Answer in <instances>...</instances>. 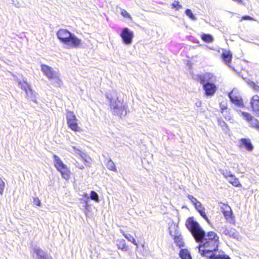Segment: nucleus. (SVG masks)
<instances>
[{
	"instance_id": "ea45409f",
	"label": "nucleus",
	"mask_w": 259,
	"mask_h": 259,
	"mask_svg": "<svg viewBox=\"0 0 259 259\" xmlns=\"http://www.w3.org/2000/svg\"><path fill=\"white\" fill-rule=\"evenodd\" d=\"M201 216L203 219H204L208 224H210V221H209V220L208 219V218H207V217L206 216V214H205V211H204V212H203L201 214Z\"/></svg>"
},
{
	"instance_id": "393cba45",
	"label": "nucleus",
	"mask_w": 259,
	"mask_h": 259,
	"mask_svg": "<svg viewBox=\"0 0 259 259\" xmlns=\"http://www.w3.org/2000/svg\"><path fill=\"white\" fill-rule=\"evenodd\" d=\"M201 39L206 42H211L213 38L210 34L203 33L201 35Z\"/></svg>"
},
{
	"instance_id": "473e14b6",
	"label": "nucleus",
	"mask_w": 259,
	"mask_h": 259,
	"mask_svg": "<svg viewBox=\"0 0 259 259\" xmlns=\"http://www.w3.org/2000/svg\"><path fill=\"white\" fill-rule=\"evenodd\" d=\"M120 14L124 17L132 20L131 15L124 9H121Z\"/></svg>"
},
{
	"instance_id": "0eeeda50",
	"label": "nucleus",
	"mask_w": 259,
	"mask_h": 259,
	"mask_svg": "<svg viewBox=\"0 0 259 259\" xmlns=\"http://www.w3.org/2000/svg\"><path fill=\"white\" fill-rule=\"evenodd\" d=\"M221 174L227 179V180L235 187H240L239 180L231 172L227 170L220 169Z\"/></svg>"
},
{
	"instance_id": "6e6552de",
	"label": "nucleus",
	"mask_w": 259,
	"mask_h": 259,
	"mask_svg": "<svg viewBox=\"0 0 259 259\" xmlns=\"http://www.w3.org/2000/svg\"><path fill=\"white\" fill-rule=\"evenodd\" d=\"M120 36L124 44L129 45L132 43L134 33L128 28L125 27L122 29Z\"/></svg>"
},
{
	"instance_id": "f3484780",
	"label": "nucleus",
	"mask_w": 259,
	"mask_h": 259,
	"mask_svg": "<svg viewBox=\"0 0 259 259\" xmlns=\"http://www.w3.org/2000/svg\"><path fill=\"white\" fill-rule=\"evenodd\" d=\"M32 249L36 254L35 259H48L46 253L39 247L35 246Z\"/></svg>"
},
{
	"instance_id": "b1692460",
	"label": "nucleus",
	"mask_w": 259,
	"mask_h": 259,
	"mask_svg": "<svg viewBox=\"0 0 259 259\" xmlns=\"http://www.w3.org/2000/svg\"><path fill=\"white\" fill-rule=\"evenodd\" d=\"M121 232L122 233L123 236L128 241L131 242H132L134 245L137 246L138 244L133 237V236L130 234H125L123 231L120 230Z\"/></svg>"
},
{
	"instance_id": "7c9ffc66",
	"label": "nucleus",
	"mask_w": 259,
	"mask_h": 259,
	"mask_svg": "<svg viewBox=\"0 0 259 259\" xmlns=\"http://www.w3.org/2000/svg\"><path fill=\"white\" fill-rule=\"evenodd\" d=\"M90 198L95 201L96 202H99V199L98 194L94 191H92L90 194Z\"/></svg>"
},
{
	"instance_id": "a211bd4d",
	"label": "nucleus",
	"mask_w": 259,
	"mask_h": 259,
	"mask_svg": "<svg viewBox=\"0 0 259 259\" xmlns=\"http://www.w3.org/2000/svg\"><path fill=\"white\" fill-rule=\"evenodd\" d=\"M239 144L240 147H244L248 151H251L253 149V146L248 139H241Z\"/></svg>"
},
{
	"instance_id": "c85d7f7f",
	"label": "nucleus",
	"mask_w": 259,
	"mask_h": 259,
	"mask_svg": "<svg viewBox=\"0 0 259 259\" xmlns=\"http://www.w3.org/2000/svg\"><path fill=\"white\" fill-rule=\"evenodd\" d=\"M106 166H107V168L109 169V170H112L114 171H116V168L115 164L113 162V161L111 160H109L107 162V163L106 164Z\"/></svg>"
},
{
	"instance_id": "a18cd8bd",
	"label": "nucleus",
	"mask_w": 259,
	"mask_h": 259,
	"mask_svg": "<svg viewBox=\"0 0 259 259\" xmlns=\"http://www.w3.org/2000/svg\"><path fill=\"white\" fill-rule=\"evenodd\" d=\"M84 196L85 197H86L88 199L89 198V196H88V194H87V193H85V194H84Z\"/></svg>"
},
{
	"instance_id": "bb28decb",
	"label": "nucleus",
	"mask_w": 259,
	"mask_h": 259,
	"mask_svg": "<svg viewBox=\"0 0 259 259\" xmlns=\"http://www.w3.org/2000/svg\"><path fill=\"white\" fill-rule=\"evenodd\" d=\"M213 259H231L230 257L224 252H219L214 255Z\"/></svg>"
},
{
	"instance_id": "9b49d317",
	"label": "nucleus",
	"mask_w": 259,
	"mask_h": 259,
	"mask_svg": "<svg viewBox=\"0 0 259 259\" xmlns=\"http://www.w3.org/2000/svg\"><path fill=\"white\" fill-rule=\"evenodd\" d=\"M71 34L72 33L66 29H60L57 32V35L58 39L65 45Z\"/></svg>"
},
{
	"instance_id": "423d86ee",
	"label": "nucleus",
	"mask_w": 259,
	"mask_h": 259,
	"mask_svg": "<svg viewBox=\"0 0 259 259\" xmlns=\"http://www.w3.org/2000/svg\"><path fill=\"white\" fill-rule=\"evenodd\" d=\"M221 209L226 221L229 223L234 224L235 218L231 207L229 205L224 203L221 205Z\"/></svg>"
},
{
	"instance_id": "9d476101",
	"label": "nucleus",
	"mask_w": 259,
	"mask_h": 259,
	"mask_svg": "<svg viewBox=\"0 0 259 259\" xmlns=\"http://www.w3.org/2000/svg\"><path fill=\"white\" fill-rule=\"evenodd\" d=\"M229 97L231 102L235 105L238 107L243 106V104L241 97L236 90H233L229 94Z\"/></svg>"
},
{
	"instance_id": "f8f14e48",
	"label": "nucleus",
	"mask_w": 259,
	"mask_h": 259,
	"mask_svg": "<svg viewBox=\"0 0 259 259\" xmlns=\"http://www.w3.org/2000/svg\"><path fill=\"white\" fill-rule=\"evenodd\" d=\"M241 114L243 117L249 122L251 126L259 128V122L256 119L253 118L249 113L247 112H241Z\"/></svg>"
},
{
	"instance_id": "f704fd0d",
	"label": "nucleus",
	"mask_w": 259,
	"mask_h": 259,
	"mask_svg": "<svg viewBox=\"0 0 259 259\" xmlns=\"http://www.w3.org/2000/svg\"><path fill=\"white\" fill-rule=\"evenodd\" d=\"M5 187V183L3 180L0 178V194L3 195L4 188Z\"/></svg>"
},
{
	"instance_id": "79ce46f5",
	"label": "nucleus",
	"mask_w": 259,
	"mask_h": 259,
	"mask_svg": "<svg viewBox=\"0 0 259 259\" xmlns=\"http://www.w3.org/2000/svg\"><path fill=\"white\" fill-rule=\"evenodd\" d=\"M75 165L76 167H77L80 169H82L84 168V166L80 164L78 162H76Z\"/></svg>"
},
{
	"instance_id": "2f4dec72",
	"label": "nucleus",
	"mask_w": 259,
	"mask_h": 259,
	"mask_svg": "<svg viewBox=\"0 0 259 259\" xmlns=\"http://www.w3.org/2000/svg\"><path fill=\"white\" fill-rule=\"evenodd\" d=\"M172 8L175 9L176 11H178L182 9V6L180 4L179 2L177 1H175L172 4Z\"/></svg>"
},
{
	"instance_id": "f03ea898",
	"label": "nucleus",
	"mask_w": 259,
	"mask_h": 259,
	"mask_svg": "<svg viewBox=\"0 0 259 259\" xmlns=\"http://www.w3.org/2000/svg\"><path fill=\"white\" fill-rule=\"evenodd\" d=\"M107 98L110 101V106L114 114L120 117L124 116L126 114V106L123 103L122 100H119L116 95H107Z\"/></svg>"
},
{
	"instance_id": "e433bc0d",
	"label": "nucleus",
	"mask_w": 259,
	"mask_h": 259,
	"mask_svg": "<svg viewBox=\"0 0 259 259\" xmlns=\"http://www.w3.org/2000/svg\"><path fill=\"white\" fill-rule=\"evenodd\" d=\"M249 85L255 91L259 92V86L255 84L253 82L249 83Z\"/></svg>"
},
{
	"instance_id": "f257e3e1",
	"label": "nucleus",
	"mask_w": 259,
	"mask_h": 259,
	"mask_svg": "<svg viewBox=\"0 0 259 259\" xmlns=\"http://www.w3.org/2000/svg\"><path fill=\"white\" fill-rule=\"evenodd\" d=\"M187 228L190 231L196 242L200 243L199 246L206 248L207 251H217L219 243V237L213 232L205 234L200 225L193 218H189L186 222Z\"/></svg>"
},
{
	"instance_id": "a19ab883",
	"label": "nucleus",
	"mask_w": 259,
	"mask_h": 259,
	"mask_svg": "<svg viewBox=\"0 0 259 259\" xmlns=\"http://www.w3.org/2000/svg\"><path fill=\"white\" fill-rule=\"evenodd\" d=\"M242 20H254L253 18H252V17H251L250 16H243L242 17Z\"/></svg>"
},
{
	"instance_id": "4468645a",
	"label": "nucleus",
	"mask_w": 259,
	"mask_h": 259,
	"mask_svg": "<svg viewBox=\"0 0 259 259\" xmlns=\"http://www.w3.org/2000/svg\"><path fill=\"white\" fill-rule=\"evenodd\" d=\"M203 87L207 96L213 95L217 91L216 85L211 82H207V83L203 85Z\"/></svg>"
},
{
	"instance_id": "de8ad7c7",
	"label": "nucleus",
	"mask_w": 259,
	"mask_h": 259,
	"mask_svg": "<svg viewBox=\"0 0 259 259\" xmlns=\"http://www.w3.org/2000/svg\"><path fill=\"white\" fill-rule=\"evenodd\" d=\"M258 130H259V128H258Z\"/></svg>"
},
{
	"instance_id": "58836bf2",
	"label": "nucleus",
	"mask_w": 259,
	"mask_h": 259,
	"mask_svg": "<svg viewBox=\"0 0 259 259\" xmlns=\"http://www.w3.org/2000/svg\"><path fill=\"white\" fill-rule=\"evenodd\" d=\"M33 203L37 206H40L41 204L40 201L38 197H34L33 198Z\"/></svg>"
},
{
	"instance_id": "5701e85b",
	"label": "nucleus",
	"mask_w": 259,
	"mask_h": 259,
	"mask_svg": "<svg viewBox=\"0 0 259 259\" xmlns=\"http://www.w3.org/2000/svg\"><path fill=\"white\" fill-rule=\"evenodd\" d=\"M179 254L182 259H191L190 253L187 249L181 250Z\"/></svg>"
},
{
	"instance_id": "aec40b11",
	"label": "nucleus",
	"mask_w": 259,
	"mask_h": 259,
	"mask_svg": "<svg viewBox=\"0 0 259 259\" xmlns=\"http://www.w3.org/2000/svg\"><path fill=\"white\" fill-rule=\"evenodd\" d=\"M222 57L225 63L229 65L232 60V54L230 51H225L222 54Z\"/></svg>"
},
{
	"instance_id": "37998d69",
	"label": "nucleus",
	"mask_w": 259,
	"mask_h": 259,
	"mask_svg": "<svg viewBox=\"0 0 259 259\" xmlns=\"http://www.w3.org/2000/svg\"><path fill=\"white\" fill-rule=\"evenodd\" d=\"M205 208L203 209H201V210H198V211L199 212L200 214L201 215V214L204 212L205 211Z\"/></svg>"
},
{
	"instance_id": "39448f33",
	"label": "nucleus",
	"mask_w": 259,
	"mask_h": 259,
	"mask_svg": "<svg viewBox=\"0 0 259 259\" xmlns=\"http://www.w3.org/2000/svg\"><path fill=\"white\" fill-rule=\"evenodd\" d=\"M66 119L68 126L73 131H78L77 119L72 111H68L66 113Z\"/></svg>"
},
{
	"instance_id": "49530a36",
	"label": "nucleus",
	"mask_w": 259,
	"mask_h": 259,
	"mask_svg": "<svg viewBox=\"0 0 259 259\" xmlns=\"http://www.w3.org/2000/svg\"><path fill=\"white\" fill-rule=\"evenodd\" d=\"M223 124H225L226 123L224 122H223L222 123Z\"/></svg>"
},
{
	"instance_id": "7ed1b4c3",
	"label": "nucleus",
	"mask_w": 259,
	"mask_h": 259,
	"mask_svg": "<svg viewBox=\"0 0 259 259\" xmlns=\"http://www.w3.org/2000/svg\"><path fill=\"white\" fill-rule=\"evenodd\" d=\"M40 70L47 78L52 82L56 87H60L62 85V81L60 77V74L54 68L46 64L40 65Z\"/></svg>"
},
{
	"instance_id": "c03bdc74",
	"label": "nucleus",
	"mask_w": 259,
	"mask_h": 259,
	"mask_svg": "<svg viewBox=\"0 0 259 259\" xmlns=\"http://www.w3.org/2000/svg\"><path fill=\"white\" fill-rule=\"evenodd\" d=\"M88 206H89L88 202L87 200H85V208L88 209Z\"/></svg>"
},
{
	"instance_id": "20e7f679",
	"label": "nucleus",
	"mask_w": 259,
	"mask_h": 259,
	"mask_svg": "<svg viewBox=\"0 0 259 259\" xmlns=\"http://www.w3.org/2000/svg\"><path fill=\"white\" fill-rule=\"evenodd\" d=\"M54 163L56 169L61 174L62 177L68 180L70 177V171L66 165L57 155H53Z\"/></svg>"
},
{
	"instance_id": "ddd939ff",
	"label": "nucleus",
	"mask_w": 259,
	"mask_h": 259,
	"mask_svg": "<svg viewBox=\"0 0 259 259\" xmlns=\"http://www.w3.org/2000/svg\"><path fill=\"white\" fill-rule=\"evenodd\" d=\"M250 104L252 110L257 115H259V96H253L251 98Z\"/></svg>"
},
{
	"instance_id": "4c0bfd02",
	"label": "nucleus",
	"mask_w": 259,
	"mask_h": 259,
	"mask_svg": "<svg viewBox=\"0 0 259 259\" xmlns=\"http://www.w3.org/2000/svg\"><path fill=\"white\" fill-rule=\"evenodd\" d=\"M195 207L198 211L204 208L201 203L199 201L196 204Z\"/></svg>"
},
{
	"instance_id": "a878e982",
	"label": "nucleus",
	"mask_w": 259,
	"mask_h": 259,
	"mask_svg": "<svg viewBox=\"0 0 259 259\" xmlns=\"http://www.w3.org/2000/svg\"><path fill=\"white\" fill-rule=\"evenodd\" d=\"M18 83L21 88L24 90L25 92L30 88V85L24 80H23V81L19 80L18 81Z\"/></svg>"
},
{
	"instance_id": "c9c22d12",
	"label": "nucleus",
	"mask_w": 259,
	"mask_h": 259,
	"mask_svg": "<svg viewBox=\"0 0 259 259\" xmlns=\"http://www.w3.org/2000/svg\"><path fill=\"white\" fill-rule=\"evenodd\" d=\"M229 230L230 229H227L226 227H222L220 229V232L224 234L225 235L228 236L229 233Z\"/></svg>"
},
{
	"instance_id": "1a4fd4ad",
	"label": "nucleus",
	"mask_w": 259,
	"mask_h": 259,
	"mask_svg": "<svg viewBox=\"0 0 259 259\" xmlns=\"http://www.w3.org/2000/svg\"><path fill=\"white\" fill-rule=\"evenodd\" d=\"M65 45L67 46L69 48H78L82 46V41L74 34L72 33Z\"/></svg>"
},
{
	"instance_id": "c756f323",
	"label": "nucleus",
	"mask_w": 259,
	"mask_h": 259,
	"mask_svg": "<svg viewBox=\"0 0 259 259\" xmlns=\"http://www.w3.org/2000/svg\"><path fill=\"white\" fill-rule=\"evenodd\" d=\"M185 14L192 20H196V17L193 14L192 11L190 9H187L185 11Z\"/></svg>"
},
{
	"instance_id": "dca6fc26",
	"label": "nucleus",
	"mask_w": 259,
	"mask_h": 259,
	"mask_svg": "<svg viewBox=\"0 0 259 259\" xmlns=\"http://www.w3.org/2000/svg\"><path fill=\"white\" fill-rule=\"evenodd\" d=\"M198 250L202 256H206L209 259H213L214 255L217 254V252H213L215 251H207L206 248H203V246H198Z\"/></svg>"
},
{
	"instance_id": "412c9836",
	"label": "nucleus",
	"mask_w": 259,
	"mask_h": 259,
	"mask_svg": "<svg viewBox=\"0 0 259 259\" xmlns=\"http://www.w3.org/2000/svg\"><path fill=\"white\" fill-rule=\"evenodd\" d=\"M117 246L118 249L122 250V251H126L128 250V247L126 245L125 240L118 239L117 240Z\"/></svg>"
},
{
	"instance_id": "4be33fe9",
	"label": "nucleus",
	"mask_w": 259,
	"mask_h": 259,
	"mask_svg": "<svg viewBox=\"0 0 259 259\" xmlns=\"http://www.w3.org/2000/svg\"><path fill=\"white\" fill-rule=\"evenodd\" d=\"M72 151L74 152L75 154L78 155L80 158V159L84 161L85 162H88V160L86 158V155L84 153H82L79 150L77 149L76 147L73 146L72 147Z\"/></svg>"
},
{
	"instance_id": "72a5a7b5",
	"label": "nucleus",
	"mask_w": 259,
	"mask_h": 259,
	"mask_svg": "<svg viewBox=\"0 0 259 259\" xmlns=\"http://www.w3.org/2000/svg\"><path fill=\"white\" fill-rule=\"evenodd\" d=\"M187 197L194 206L199 202V201L192 195L188 194Z\"/></svg>"
},
{
	"instance_id": "2eb2a0df",
	"label": "nucleus",
	"mask_w": 259,
	"mask_h": 259,
	"mask_svg": "<svg viewBox=\"0 0 259 259\" xmlns=\"http://www.w3.org/2000/svg\"><path fill=\"white\" fill-rule=\"evenodd\" d=\"M198 78L200 83L204 85L207 83V82H210V81H213L214 80V76L211 73H206L199 75Z\"/></svg>"
},
{
	"instance_id": "cd10ccee",
	"label": "nucleus",
	"mask_w": 259,
	"mask_h": 259,
	"mask_svg": "<svg viewBox=\"0 0 259 259\" xmlns=\"http://www.w3.org/2000/svg\"><path fill=\"white\" fill-rule=\"evenodd\" d=\"M228 236L233 238L238 239L239 235L238 232L234 229L231 228L229 230Z\"/></svg>"
},
{
	"instance_id": "6ab92c4d",
	"label": "nucleus",
	"mask_w": 259,
	"mask_h": 259,
	"mask_svg": "<svg viewBox=\"0 0 259 259\" xmlns=\"http://www.w3.org/2000/svg\"><path fill=\"white\" fill-rule=\"evenodd\" d=\"M27 99L36 103V94L31 88L25 92Z\"/></svg>"
}]
</instances>
